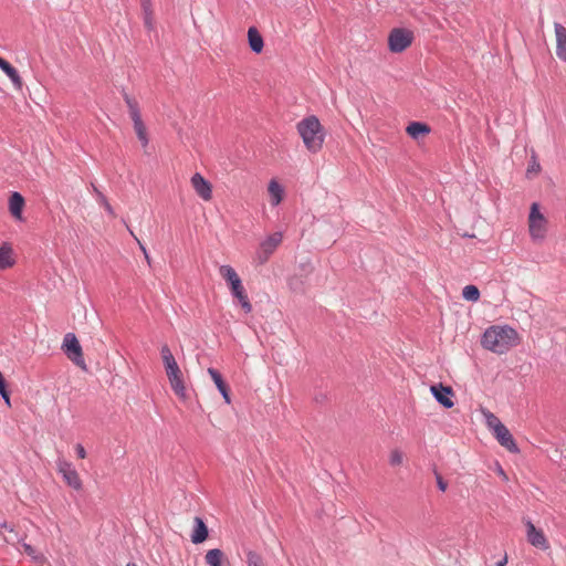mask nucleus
Here are the masks:
<instances>
[{"mask_svg":"<svg viewBox=\"0 0 566 566\" xmlns=\"http://www.w3.org/2000/svg\"><path fill=\"white\" fill-rule=\"evenodd\" d=\"M518 340V333L514 328L495 325L484 332L481 344L483 348L501 355L516 346Z\"/></svg>","mask_w":566,"mask_h":566,"instance_id":"f257e3e1","label":"nucleus"},{"mask_svg":"<svg viewBox=\"0 0 566 566\" xmlns=\"http://www.w3.org/2000/svg\"><path fill=\"white\" fill-rule=\"evenodd\" d=\"M297 133L305 148L313 154L318 153L325 142V130L319 119L314 116L304 117L296 125Z\"/></svg>","mask_w":566,"mask_h":566,"instance_id":"f03ea898","label":"nucleus"},{"mask_svg":"<svg viewBox=\"0 0 566 566\" xmlns=\"http://www.w3.org/2000/svg\"><path fill=\"white\" fill-rule=\"evenodd\" d=\"M161 359L165 366L166 375L172 391L182 400L187 399V390L182 378V373L167 345L160 348Z\"/></svg>","mask_w":566,"mask_h":566,"instance_id":"7ed1b4c3","label":"nucleus"},{"mask_svg":"<svg viewBox=\"0 0 566 566\" xmlns=\"http://www.w3.org/2000/svg\"><path fill=\"white\" fill-rule=\"evenodd\" d=\"M548 227V219L542 212L539 203L533 202L527 217V230L532 242L543 243L547 238Z\"/></svg>","mask_w":566,"mask_h":566,"instance_id":"20e7f679","label":"nucleus"},{"mask_svg":"<svg viewBox=\"0 0 566 566\" xmlns=\"http://www.w3.org/2000/svg\"><path fill=\"white\" fill-rule=\"evenodd\" d=\"M488 428L492 431L497 442L511 453H518L520 449L510 430L491 411H482Z\"/></svg>","mask_w":566,"mask_h":566,"instance_id":"39448f33","label":"nucleus"},{"mask_svg":"<svg viewBox=\"0 0 566 566\" xmlns=\"http://www.w3.org/2000/svg\"><path fill=\"white\" fill-rule=\"evenodd\" d=\"M62 350L66 357L82 370H87L82 346L73 333L65 334L62 343Z\"/></svg>","mask_w":566,"mask_h":566,"instance_id":"423d86ee","label":"nucleus"},{"mask_svg":"<svg viewBox=\"0 0 566 566\" xmlns=\"http://www.w3.org/2000/svg\"><path fill=\"white\" fill-rule=\"evenodd\" d=\"M415 35L411 30L396 28L389 32L388 49L392 53H401L413 42Z\"/></svg>","mask_w":566,"mask_h":566,"instance_id":"0eeeda50","label":"nucleus"},{"mask_svg":"<svg viewBox=\"0 0 566 566\" xmlns=\"http://www.w3.org/2000/svg\"><path fill=\"white\" fill-rule=\"evenodd\" d=\"M283 240L282 232H274L265 238L255 253V260L259 264H264L269 261L274 251L280 247Z\"/></svg>","mask_w":566,"mask_h":566,"instance_id":"6e6552de","label":"nucleus"},{"mask_svg":"<svg viewBox=\"0 0 566 566\" xmlns=\"http://www.w3.org/2000/svg\"><path fill=\"white\" fill-rule=\"evenodd\" d=\"M125 102L128 107L129 116L134 123V130L138 137V139L143 143L144 146L148 144V137L146 132V126L143 123L142 115L139 112L138 103L129 97L128 95L125 96Z\"/></svg>","mask_w":566,"mask_h":566,"instance_id":"1a4fd4ad","label":"nucleus"},{"mask_svg":"<svg viewBox=\"0 0 566 566\" xmlns=\"http://www.w3.org/2000/svg\"><path fill=\"white\" fill-rule=\"evenodd\" d=\"M56 469L70 488L76 491L82 490L83 483L81 476L71 462L66 460H57Z\"/></svg>","mask_w":566,"mask_h":566,"instance_id":"9d476101","label":"nucleus"},{"mask_svg":"<svg viewBox=\"0 0 566 566\" xmlns=\"http://www.w3.org/2000/svg\"><path fill=\"white\" fill-rule=\"evenodd\" d=\"M527 542L542 551L549 548V543L542 530L535 527L531 521L525 522Z\"/></svg>","mask_w":566,"mask_h":566,"instance_id":"9b49d317","label":"nucleus"},{"mask_svg":"<svg viewBox=\"0 0 566 566\" xmlns=\"http://www.w3.org/2000/svg\"><path fill=\"white\" fill-rule=\"evenodd\" d=\"M190 184L195 192L203 201H210L212 199V185L200 172L192 175Z\"/></svg>","mask_w":566,"mask_h":566,"instance_id":"f8f14e48","label":"nucleus"},{"mask_svg":"<svg viewBox=\"0 0 566 566\" xmlns=\"http://www.w3.org/2000/svg\"><path fill=\"white\" fill-rule=\"evenodd\" d=\"M219 274L227 282L232 295L244 289L239 274L231 265H221Z\"/></svg>","mask_w":566,"mask_h":566,"instance_id":"ddd939ff","label":"nucleus"},{"mask_svg":"<svg viewBox=\"0 0 566 566\" xmlns=\"http://www.w3.org/2000/svg\"><path fill=\"white\" fill-rule=\"evenodd\" d=\"M430 391L437 401L444 408H452L454 406L452 400L454 392L450 386H444L442 384L433 385L430 387Z\"/></svg>","mask_w":566,"mask_h":566,"instance_id":"4468645a","label":"nucleus"},{"mask_svg":"<svg viewBox=\"0 0 566 566\" xmlns=\"http://www.w3.org/2000/svg\"><path fill=\"white\" fill-rule=\"evenodd\" d=\"M554 31L556 38V55L563 62H566V28L558 23H554Z\"/></svg>","mask_w":566,"mask_h":566,"instance_id":"2eb2a0df","label":"nucleus"},{"mask_svg":"<svg viewBox=\"0 0 566 566\" xmlns=\"http://www.w3.org/2000/svg\"><path fill=\"white\" fill-rule=\"evenodd\" d=\"M0 69L11 80L14 90L22 91L23 81L15 67H13L7 60L0 56Z\"/></svg>","mask_w":566,"mask_h":566,"instance_id":"dca6fc26","label":"nucleus"},{"mask_svg":"<svg viewBox=\"0 0 566 566\" xmlns=\"http://www.w3.org/2000/svg\"><path fill=\"white\" fill-rule=\"evenodd\" d=\"M248 42L250 49L256 53L260 54L263 51L264 48V41L259 32V30L255 27H250L248 30Z\"/></svg>","mask_w":566,"mask_h":566,"instance_id":"f3484780","label":"nucleus"},{"mask_svg":"<svg viewBox=\"0 0 566 566\" xmlns=\"http://www.w3.org/2000/svg\"><path fill=\"white\" fill-rule=\"evenodd\" d=\"M24 198L19 192H13L9 199V211L17 219L22 220Z\"/></svg>","mask_w":566,"mask_h":566,"instance_id":"a211bd4d","label":"nucleus"},{"mask_svg":"<svg viewBox=\"0 0 566 566\" xmlns=\"http://www.w3.org/2000/svg\"><path fill=\"white\" fill-rule=\"evenodd\" d=\"M205 560L209 566H228V559L224 553L219 548L209 549L205 555Z\"/></svg>","mask_w":566,"mask_h":566,"instance_id":"6ab92c4d","label":"nucleus"},{"mask_svg":"<svg viewBox=\"0 0 566 566\" xmlns=\"http://www.w3.org/2000/svg\"><path fill=\"white\" fill-rule=\"evenodd\" d=\"M268 192L270 196V203L272 206H277L282 202L284 198V189L275 179L270 180L268 185Z\"/></svg>","mask_w":566,"mask_h":566,"instance_id":"aec40b11","label":"nucleus"},{"mask_svg":"<svg viewBox=\"0 0 566 566\" xmlns=\"http://www.w3.org/2000/svg\"><path fill=\"white\" fill-rule=\"evenodd\" d=\"M14 263L12 247L9 243H3L0 247V270L12 268Z\"/></svg>","mask_w":566,"mask_h":566,"instance_id":"412c9836","label":"nucleus"},{"mask_svg":"<svg viewBox=\"0 0 566 566\" xmlns=\"http://www.w3.org/2000/svg\"><path fill=\"white\" fill-rule=\"evenodd\" d=\"M195 530L191 534V542L193 544H200L208 538V527L200 517H195Z\"/></svg>","mask_w":566,"mask_h":566,"instance_id":"4be33fe9","label":"nucleus"},{"mask_svg":"<svg viewBox=\"0 0 566 566\" xmlns=\"http://www.w3.org/2000/svg\"><path fill=\"white\" fill-rule=\"evenodd\" d=\"M430 130L431 129L427 124L420 122H412L406 128L407 134L413 139L427 136Z\"/></svg>","mask_w":566,"mask_h":566,"instance_id":"5701e85b","label":"nucleus"},{"mask_svg":"<svg viewBox=\"0 0 566 566\" xmlns=\"http://www.w3.org/2000/svg\"><path fill=\"white\" fill-rule=\"evenodd\" d=\"M140 6L143 9V13H144L145 27L147 29H151L153 28V15H154L153 8H151V1L145 0V1H143V3Z\"/></svg>","mask_w":566,"mask_h":566,"instance_id":"b1692460","label":"nucleus"},{"mask_svg":"<svg viewBox=\"0 0 566 566\" xmlns=\"http://www.w3.org/2000/svg\"><path fill=\"white\" fill-rule=\"evenodd\" d=\"M233 297L237 298L245 313H250L252 311V304L250 303L245 289H242L238 293L233 294Z\"/></svg>","mask_w":566,"mask_h":566,"instance_id":"393cba45","label":"nucleus"},{"mask_svg":"<svg viewBox=\"0 0 566 566\" xmlns=\"http://www.w3.org/2000/svg\"><path fill=\"white\" fill-rule=\"evenodd\" d=\"M462 296L467 301L476 302L480 298V291L475 285H467L462 290Z\"/></svg>","mask_w":566,"mask_h":566,"instance_id":"a878e982","label":"nucleus"},{"mask_svg":"<svg viewBox=\"0 0 566 566\" xmlns=\"http://www.w3.org/2000/svg\"><path fill=\"white\" fill-rule=\"evenodd\" d=\"M403 462V453L399 449H394L389 453V464L392 467H399Z\"/></svg>","mask_w":566,"mask_h":566,"instance_id":"bb28decb","label":"nucleus"},{"mask_svg":"<svg viewBox=\"0 0 566 566\" xmlns=\"http://www.w3.org/2000/svg\"><path fill=\"white\" fill-rule=\"evenodd\" d=\"M247 564L248 566H264L261 556L254 552L248 553Z\"/></svg>","mask_w":566,"mask_h":566,"instance_id":"cd10ccee","label":"nucleus"},{"mask_svg":"<svg viewBox=\"0 0 566 566\" xmlns=\"http://www.w3.org/2000/svg\"><path fill=\"white\" fill-rule=\"evenodd\" d=\"M208 373L211 376V378L218 389L226 385V382L223 381V379L218 370H216L213 368H209Z\"/></svg>","mask_w":566,"mask_h":566,"instance_id":"c85d7f7f","label":"nucleus"},{"mask_svg":"<svg viewBox=\"0 0 566 566\" xmlns=\"http://www.w3.org/2000/svg\"><path fill=\"white\" fill-rule=\"evenodd\" d=\"M94 191L98 195V198H99V202L102 203V206L105 208V210L111 214V216H114V210L112 208V206L109 205V202L107 201V199L96 189L94 188Z\"/></svg>","mask_w":566,"mask_h":566,"instance_id":"c756f323","label":"nucleus"},{"mask_svg":"<svg viewBox=\"0 0 566 566\" xmlns=\"http://www.w3.org/2000/svg\"><path fill=\"white\" fill-rule=\"evenodd\" d=\"M541 170V165L537 163L536 159H533L532 163L528 165L527 167V176L534 174V175H537Z\"/></svg>","mask_w":566,"mask_h":566,"instance_id":"7c9ffc66","label":"nucleus"},{"mask_svg":"<svg viewBox=\"0 0 566 566\" xmlns=\"http://www.w3.org/2000/svg\"><path fill=\"white\" fill-rule=\"evenodd\" d=\"M220 391V394L222 395V397L224 398V401L227 403H230L231 402V399H230V392H229V387L227 386V384L224 386H222L221 388L218 389Z\"/></svg>","mask_w":566,"mask_h":566,"instance_id":"2f4dec72","label":"nucleus"},{"mask_svg":"<svg viewBox=\"0 0 566 566\" xmlns=\"http://www.w3.org/2000/svg\"><path fill=\"white\" fill-rule=\"evenodd\" d=\"M0 395L4 399L7 406H11L9 391L7 390V385L0 388Z\"/></svg>","mask_w":566,"mask_h":566,"instance_id":"473e14b6","label":"nucleus"},{"mask_svg":"<svg viewBox=\"0 0 566 566\" xmlns=\"http://www.w3.org/2000/svg\"><path fill=\"white\" fill-rule=\"evenodd\" d=\"M75 451H76V454L80 459H85L86 458V451L84 449V447L80 443H77L75 446Z\"/></svg>","mask_w":566,"mask_h":566,"instance_id":"72a5a7b5","label":"nucleus"},{"mask_svg":"<svg viewBox=\"0 0 566 566\" xmlns=\"http://www.w3.org/2000/svg\"><path fill=\"white\" fill-rule=\"evenodd\" d=\"M437 484L440 491L444 492L448 488V483L442 479L441 475H437Z\"/></svg>","mask_w":566,"mask_h":566,"instance_id":"f704fd0d","label":"nucleus"},{"mask_svg":"<svg viewBox=\"0 0 566 566\" xmlns=\"http://www.w3.org/2000/svg\"><path fill=\"white\" fill-rule=\"evenodd\" d=\"M130 234L134 237V239H135V240H136V242L138 243V247H139V249L142 250L143 254H144V255H145V254H147L148 252H147V250H146L145 245L142 243V241H140V240H139V239L134 234V232H133V231H130Z\"/></svg>","mask_w":566,"mask_h":566,"instance_id":"c9c22d12","label":"nucleus"},{"mask_svg":"<svg viewBox=\"0 0 566 566\" xmlns=\"http://www.w3.org/2000/svg\"><path fill=\"white\" fill-rule=\"evenodd\" d=\"M130 234L134 237V239H135V240H136V242L138 243V247H139V249L142 250L143 254H144V255H145V254H147L148 252H147V250H146L145 245L142 243V241H140V240H139V239L134 234V232H133V231H130Z\"/></svg>","mask_w":566,"mask_h":566,"instance_id":"e433bc0d","label":"nucleus"},{"mask_svg":"<svg viewBox=\"0 0 566 566\" xmlns=\"http://www.w3.org/2000/svg\"><path fill=\"white\" fill-rule=\"evenodd\" d=\"M496 473L504 480V481H507V475L506 473L504 472V470L502 469L501 465H497L496 468Z\"/></svg>","mask_w":566,"mask_h":566,"instance_id":"4c0bfd02","label":"nucleus"},{"mask_svg":"<svg viewBox=\"0 0 566 566\" xmlns=\"http://www.w3.org/2000/svg\"><path fill=\"white\" fill-rule=\"evenodd\" d=\"M507 559H509V558H507V554H504V556L502 557V559H501V560H499V562L495 564V566H506V564H507Z\"/></svg>","mask_w":566,"mask_h":566,"instance_id":"58836bf2","label":"nucleus"},{"mask_svg":"<svg viewBox=\"0 0 566 566\" xmlns=\"http://www.w3.org/2000/svg\"><path fill=\"white\" fill-rule=\"evenodd\" d=\"M144 256H145V259H146L147 263L149 264V263H150V256H149V254L147 253V254H145Z\"/></svg>","mask_w":566,"mask_h":566,"instance_id":"ea45409f","label":"nucleus"},{"mask_svg":"<svg viewBox=\"0 0 566 566\" xmlns=\"http://www.w3.org/2000/svg\"><path fill=\"white\" fill-rule=\"evenodd\" d=\"M126 566H137V565H136V564H134V563H129V564H127Z\"/></svg>","mask_w":566,"mask_h":566,"instance_id":"a19ab883","label":"nucleus"}]
</instances>
